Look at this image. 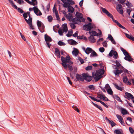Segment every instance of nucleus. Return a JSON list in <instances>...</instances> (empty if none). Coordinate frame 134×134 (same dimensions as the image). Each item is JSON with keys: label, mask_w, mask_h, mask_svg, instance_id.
<instances>
[{"label": "nucleus", "mask_w": 134, "mask_h": 134, "mask_svg": "<svg viewBox=\"0 0 134 134\" xmlns=\"http://www.w3.org/2000/svg\"><path fill=\"white\" fill-rule=\"evenodd\" d=\"M92 66H88L86 68V70H90L92 69Z\"/></svg>", "instance_id": "obj_48"}, {"label": "nucleus", "mask_w": 134, "mask_h": 134, "mask_svg": "<svg viewBox=\"0 0 134 134\" xmlns=\"http://www.w3.org/2000/svg\"><path fill=\"white\" fill-rule=\"evenodd\" d=\"M72 30L71 29L69 30L68 33L66 34V36L68 37L71 36L72 35Z\"/></svg>", "instance_id": "obj_30"}, {"label": "nucleus", "mask_w": 134, "mask_h": 134, "mask_svg": "<svg viewBox=\"0 0 134 134\" xmlns=\"http://www.w3.org/2000/svg\"><path fill=\"white\" fill-rule=\"evenodd\" d=\"M58 43L59 45L60 46H64L65 45V43L62 42L60 41H59Z\"/></svg>", "instance_id": "obj_38"}, {"label": "nucleus", "mask_w": 134, "mask_h": 134, "mask_svg": "<svg viewBox=\"0 0 134 134\" xmlns=\"http://www.w3.org/2000/svg\"><path fill=\"white\" fill-rule=\"evenodd\" d=\"M108 93L109 94L113 95V92L111 88H109L107 90Z\"/></svg>", "instance_id": "obj_37"}, {"label": "nucleus", "mask_w": 134, "mask_h": 134, "mask_svg": "<svg viewBox=\"0 0 134 134\" xmlns=\"http://www.w3.org/2000/svg\"><path fill=\"white\" fill-rule=\"evenodd\" d=\"M114 99H116L118 101H119L121 102H122V101L121 100L120 98L117 95H115L114 96Z\"/></svg>", "instance_id": "obj_36"}, {"label": "nucleus", "mask_w": 134, "mask_h": 134, "mask_svg": "<svg viewBox=\"0 0 134 134\" xmlns=\"http://www.w3.org/2000/svg\"><path fill=\"white\" fill-rule=\"evenodd\" d=\"M72 53L75 56H77L79 53L77 49L74 48L73 50L72 51Z\"/></svg>", "instance_id": "obj_17"}, {"label": "nucleus", "mask_w": 134, "mask_h": 134, "mask_svg": "<svg viewBox=\"0 0 134 134\" xmlns=\"http://www.w3.org/2000/svg\"><path fill=\"white\" fill-rule=\"evenodd\" d=\"M114 85L115 87L119 90L122 91L123 90V88L122 87L119 86L118 85L114 84Z\"/></svg>", "instance_id": "obj_33"}, {"label": "nucleus", "mask_w": 134, "mask_h": 134, "mask_svg": "<svg viewBox=\"0 0 134 134\" xmlns=\"http://www.w3.org/2000/svg\"><path fill=\"white\" fill-rule=\"evenodd\" d=\"M66 65V67L64 68L65 69H66L67 68H68L69 69V70H70L71 71L72 70L73 68L71 66L69 65L68 64H67V65Z\"/></svg>", "instance_id": "obj_34"}, {"label": "nucleus", "mask_w": 134, "mask_h": 134, "mask_svg": "<svg viewBox=\"0 0 134 134\" xmlns=\"http://www.w3.org/2000/svg\"><path fill=\"white\" fill-rule=\"evenodd\" d=\"M8 1L10 3L13 7L16 9H17V6L16 5L14 4L13 1L12 0H8Z\"/></svg>", "instance_id": "obj_24"}, {"label": "nucleus", "mask_w": 134, "mask_h": 134, "mask_svg": "<svg viewBox=\"0 0 134 134\" xmlns=\"http://www.w3.org/2000/svg\"><path fill=\"white\" fill-rule=\"evenodd\" d=\"M83 49L86 53L87 54H89L90 53H91L93 50L90 47H87L86 49H85V48H83Z\"/></svg>", "instance_id": "obj_14"}, {"label": "nucleus", "mask_w": 134, "mask_h": 134, "mask_svg": "<svg viewBox=\"0 0 134 134\" xmlns=\"http://www.w3.org/2000/svg\"><path fill=\"white\" fill-rule=\"evenodd\" d=\"M61 60L62 62V64L64 68L66 67V64L69 63L70 64H72L73 62L70 61V58L69 55L66 56V58H65L63 57H61Z\"/></svg>", "instance_id": "obj_4"}, {"label": "nucleus", "mask_w": 134, "mask_h": 134, "mask_svg": "<svg viewBox=\"0 0 134 134\" xmlns=\"http://www.w3.org/2000/svg\"><path fill=\"white\" fill-rule=\"evenodd\" d=\"M105 89L107 90L108 89H109V88H111L109 85L108 84H107L105 85Z\"/></svg>", "instance_id": "obj_46"}, {"label": "nucleus", "mask_w": 134, "mask_h": 134, "mask_svg": "<svg viewBox=\"0 0 134 134\" xmlns=\"http://www.w3.org/2000/svg\"><path fill=\"white\" fill-rule=\"evenodd\" d=\"M26 21L29 25L30 29L32 30L34 29L32 24V19L30 18L29 20H26Z\"/></svg>", "instance_id": "obj_15"}, {"label": "nucleus", "mask_w": 134, "mask_h": 134, "mask_svg": "<svg viewBox=\"0 0 134 134\" xmlns=\"http://www.w3.org/2000/svg\"><path fill=\"white\" fill-rule=\"evenodd\" d=\"M120 122L121 124L124 126L125 125V124L123 120L122 119V120H120V121H119Z\"/></svg>", "instance_id": "obj_62"}, {"label": "nucleus", "mask_w": 134, "mask_h": 134, "mask_svg": "<svg viewBox=\"0 0 134 134\" xmlns=\"http://www.w3.org/2000/svg\"><path fill=\"white\" fill-rule=\"evenodd\" d=\"M76 18H74V23L78 24L79 23L84 22L85 21V19L83 18L82 14L78 12L76 13Z\"/></svg>", "instance_id": "obj_3"}, {"label": "nucleus", "mask_w": 134, "mask_h": 134, "mask_svg": "<svg viewBox=\"0 0 134 134\" xmlns=\"http://www.w3.org/2000/svg\"><path fill=\"white\" fill-rule=\"evenodd\" d=\"M93 104L96 107L98 108L101 110L102 111L103 110L102 108L99 106L98 105L95 104L93 103V102H92Z\"/></svg>", "instance_id": "obj_39"}, {"label": "nucleus", "mask_w": 134, "mask_h": 134, "mask_svg": "<svg viewBox=\"0 0 134 134\" xmlns=\"http://www.w3.org/2000/svg\"><path fill=\"white\" fill-rule=\"evenodd\" d=\"M78 59L80 61V62L81 63V64H83L84 63L83 60L81 58L79 57L78 58Z\"/></svg>", "instance_id": "obj_55"}, {"label": "nucleus", "mask_w": 134, "mask_h": 134, "mask_svg": "<svg viewBox=\"0 0 134 134\" xmlns=\"http://www.w3.org/2000/svg\"><path fill=\"white\" fill-rule=\"evenodd\" d=\"M129 130L131 133H133L134 132L133 129L131 127L129 128Z\"/></svg>", "instance_id": "obj_56"}, {"label": "nucleus", "mask_w": 134, "mask_h": 134, "mask_svg": "<svg viewBox=\"0 0 134 134\" xmlns=\"http://www.w3.org/2000/svg\"><path fill=\"white\" fill-rule=\"evenodd\" d=\"M68 5L67 7H66V8H68V10L69 12L73 13L74 12V8L70 6L71 5H72L70 3L68 4Z\"/></svg>", "instance_id": "obj_18"}, {"label": "nucleus", "mask_w": 134, "mask_h": 134, "mask_svg": "<svg viewBox=\"0 0 134 134\" xmlns=\"http://www.w3.org/2000/svg\"><path fill=\"white\" fill-rule=\"evenodd\" d=\"M102 12L106 14L109 17L111 18L113 21L115 23H116L117 24L119 23L116 20H114L113 17L112 15L110 14L109 12L105 8H101Z\"/></svg>", "instance_id": "obj_7"}, {"label": "nucleus", "mask_w": 134, "mask_h": 134, "mask_svg": "<svg viewBox=\"0 0 134 134\" xmlns=\"http://www.w3.org/2000/svg\"><path fill=\"white\" fill-rule=\"evenodd\" d=\"M37 24L38 28H39L43 24L42 23L41 21L38 20L37 21Z\"/></svg>", "instance_id": "obj_35"}, {"label": "nucleus", "mask_w": 134, "mask_h": 134, "mask_svg": "<svg viewBox=\"0 0 134 134\" xmlns=\"http://www.w3.org/2000/svg\"><path fill=\"white\" fill-rule=\"evenodd\" d=\"M104 96L102 93H98L97 94L98 98H100V99H102L103 98Z\"/></svg>", "instance_id": "obj_31"}, {"label": "nucleus", "mask_w": 134, "mask_h": 134, "mask_svg": "<svg viewBox=\"0 0 134 134\" xmlns=\"http://www.w3.org/2000/svg\"><path fill=\"white\" fill-rule=\"evenodd\" d=\"M95 28V25L91 23H89L83 26V29L87 31H90L92 29Z\"/></svg>", "instance_id": "obj_6"}, {"label": "nucleus", "mask_w": 134, "mask_h": 134, "mask_svg": "<svg viewBox=\"0 0 134 134\" xmlns=\"http://www.w3.org/2000/svg\"><path fill=\"white\" fill-rule=\"evenodd\" d=\"M116 66L114 69L113 72L116 75H118L122 73L124 70V67L117 61L115 62Z\"/></svg>", "instance_id": "obj_1"}, {"label": "nucleus", "mask_w": 134, "mask_h": 134, "mask_svg": "<svg viewBox=\"0 0 134 134\" xmlns=\"http://www.w3.org/2000/svg\"><path fill=\"white\" fill-rule=\"evenodd\" d=\"M47 19H48V21L49 22H51L52 20L53 17L51 16L50 15L48 16Z\"/></svg>", "instance_id": "obj_40"}, {"label": "nucleus", "mask_w": 134, "mask_h": 134, "mask_svg": "<svg viewBox=\"0 0 134 134\" xmlns=\"http://www.w3.org/2000/svg\"><path fill=\"white\" fill-rule=\"evenodd\" d=\"M89 41L91 42L94 43L96 41V40L93 36H90L89 37Z\"/></svg>", "instance_id": "obj_26"}, {"label": "nucleus", "mask_w": 134, "mask_h": 134, "mask_svg": "<svg viewBox=\"0 0 134 134\" xmlns=\"http://www.w3.org/2000/svg\"><path fill=\"white\" fill-rule=\"evenodd\" d=\"M104 72L103 70L100 69L96 71L95 72L93 73L92 76L96 81H98L102 77Z\"/></svg>", "instance_id": "obj_2"}, {"label": "nucleus", "mask_w": 134, "mask_h": 134, "mask_svg": "<svg viewBox=\"0 0 134 134\" xmlns=\"http://www.w3.org/2000/svg\"><path fill=\"white\" fill-rule=\"evenodd\" d=\"M58 32L60 35L62 36L63 35V31L61 29H60L58 31Z\"/></svg>", "instance_id": "obj_41"}, {"label": "nucleus", "mask_w": 134, "mask_h": 134, "mask_svg": "<svg viewBox=\"0 0 134 134\" xmlns=\"http://www.w3.org/2000/svg\"><path fill=\"white\" fill-rule=\"evenodd\" d=\"M113 55H114L113 57L115 59L117 58L118 57L117 53V52L115 51H114Z\"/></svg>", "instance_id": "obj_45"}, {"label": "nucleus", "mask_w": 134, "mask_h": 134, "mask_svg": "<svg viewBox=\"0 0 134 134\" xmlns=\"http://www.w3.org/2000/svg\"><path fill=\"white\" fill-rule=\"evenodd\" d=\"M53 12L54 13H55V14L57 13H58V11L56 9V8H55L54 7L53 9Z\"/></svg>", "instance_id": "obj_57"}, {"label": "nucleus", "mask_w": 134, "mask_h": 134, "mask_svg": "<svg viewBox=\"0 0 134 134\" xmlns=\"http://www.w3.org/2000/svg\"><path fill=\"white\" fill-rule=\"evenodd\" d=\"M126 36L130 39L132 40V41L133 40V39H134V37H132L131 35H130L127 34H125Z\"/></svg>", "instance_id": "obj_32"}, {"label": "nucleus", "mask_w": 134, "mask_h": 134, "mask_svg": "<svg viewBox=\"0 0 134 134\" xmlns=\"http://www.w3.org/2000/svg\"><path fill=\"white\" fill-rule=\"evenodd\" d=\"M44 38L49 48H50V46L51 45V44L49 43V42L52 41L51 38L46 34L44 35Z\"/></svg>", "instance_id": "obj_10"}, {"label": "nucleus", "mask_w": 134, "mask_h": 134, "mask_svg": "<svg viewBox=\"0 0 134 134\" xmlns=\"http://www.w3.org/2000/svg\"><path fill=\"white\" fill-rule=\"evenodd\" d=\"M108 38L109 40H110L111 41H112V40L114 39L112 36L110 34L108 35Z\"/></svg>", "instance_id": "obj_49"}, {"label": "nucleus", "mask_w": 134, "mask_h": 134, "mask_svg": "<svg viewBox=\"0 0 134 134\" xmlns=\"http://www.w3.org/2000/svg\"><path fill=\"white\" fill-rule=\"evenodd\" d=\"M123 82L126 83L127 81V78L126 76L124 77L123 78Z\"/></svg>", "instance_id": "obj_50"}, {"label": "nucleus", "mask_w": 134, "mask_h": 134, "mask_svg": "<svg viewBox=\"0 0 134 134\" xmlns=\"http://www.w3.org/2000/svg\"><path fill=\"white\" fill-rule=\"evenodd\" d=\"M116 116L119 120V121H120L121 120H122L123 119L122 117L119 115L117 114L116 115Z\"/></svg>", "instance_id": "obj_43"}, {"label": "nucleus", "mask_w": 134, "mask_h": 134, "mask_svg": "<svg viewBox=\"0 0 134 134\" xmlns=\"http://www.w3.org/2000/svg\"><path fill=\"white\" fill-rule=\"evenodd\" d=\"M76 77L78 81L80 80L82 81H84V79L83 77L78 74H76Z\"/></svg>", "instance_id": "obj_19"}, {"label": "nucleus", "mask_w": 134, "mask_h": 134, "mask_svg": "<svg viewBox=\"0 0 134 134\" xmlns=\"http://www.w3.org/2000/svg\"><path fill=\"white\" fill-rule=\"evenodd\" d=\"M67 79L68 81H69V84L70 85H72V83L71 82V81H70L69 78L68 77H67Z\"/></svg>", "instance_id": "obj_61"}, {"label": "nucleus", "mask_w": 134, "mask_h": 134, "mask_svg": "<svg viewBox=\"0 0 134 134\" xmlns=\"http://www.w3.org/2000/svg\"><path fill=\"white\" fill-rule=\"evenodd\" d=\"M88 87L92 90H94V86L92 85H90L88 86Z\"/></svg>", "instance_id": "obj_58"}, {"label": "nucleus", "mask_w": 134, "mask_h": 134, "mask_svg": "<svg viewBox=\"0 0 134 134\" xmlns=\"http://www.w3.org/2000/svg\"><path fill=\"white\" fill-rule=\"evenodd\" d=\"M66 17L70 21H71L74 23V18H73L72 14L69 13H68L66 15Z\"/></svg>", "instance_id": "obj_12"}, {"label": "nucleus", "mask_w": 134, "mask_h": 134, "mask_svg": "<svg viewBox=\"0 0 134 134\" xmlns=\"http://www.w3.org/2000/svg\"><path fill=\"white\" fill-rule=\"evenodd\" d=\"M109 124H110L112 127L115 126V123L111 120L109 122Z\"/></svg>", "instance_id": "obj_47"}, {"label": "nucleus", "mask_w": 134, "mask_h": 134, "mask_svg": "<svg viewBox=\"0 0 134 134\" xmlns=\"http://www.w3.org/2000/svg\"><path fill=\"white\" fill-rule=\"evenodd\" d=\"M122 6L120 4H118L116 6V9L121 14H123V11L122 9Z\"/></svg>", "instance_id": "obj_13"}, {"label": "nucleus", "mask_w": 134, "mask_h": 134, "mask_svg": "<svg viewBox=\"0 0 134 134\" xmlns=\"http://www.w3.org/2000/svg\"><path fill=\"white\" fill-rule=\"evenodd\" d=\"M99 51L101 52H103L105 50V49L103 47H100L99 49Z\"/></svg>", "instance_id": "obj_53"}, {"label": "nucleus", "mask_w": 134, "mask_h": 134, "mask_svg": "<svg viewBox=\"0 0 134 134\" xmlns=\"http://www.w3.org/2000/svg\"><path fill=\"white\" fill-rule=\"evenodd\" d=\"M38 29L42 33L44 31V26L43 24Z\"/></svg>", "instance_id": "obj_29"}, {"label": "nucleus", "mask_w": 134, "mask_h": 134, "mask_svg": "<svg viewBox=\"0 0 134 134\" xmlns=\"http://www.w3.org/2000/svg\"><path fill=\"white\" fill-rule=\"evenodd\" d=\"M33 8L34 13L37 15L40 16L42 15V13L37 7H34Z\"/></svg>", "instance_id": "obj_11"}, {"label": "nucleus", "mask_w": 134, "mask_h": 134, "mask_svg": "<svg viewBox=\"0 0 134 134\" xmlns=\"http://www.w3.org/2000/svg\"><path fill=\"white\" fill-rule=\"evenodd\" d=\"M82 75L84 80H85L87 81H90L92 80L91 76L89 75L87 73L82 74Z\"/></svg>", "instance_id": "obj_9"}, {"label": "nucleus", "mask_w": 134, "mask_h": 134, "mask_svg": "<svg viewBox=\"0 0 134 134\" xmlns=\"http://www.w3.org/2000/svg\"><path fill=\"white\" fill-rule=\"evenodd\" d=\"M121 113L123 115H124L128 114V112L125 109L121 108Z\"/></svg>", "instance_id": "obj_27"}, {"label": "nucleus", "mask_w": 134, "mask_h": 134, "mask_svg": "<svg viewBox=\"0 0 134 134\" xmlns=\"http://www.w3.org/2000/svg\"><path fill=\"white\" fill-rule=\"evenodd\" d=\"M131 9L130 8H129L128 9H127V12L129 15H130V12L131 11Z\"/></svg>", "instance_id": "obj_59"}, {"label": "nucleus", "mask_w": 134, "mask_h": 134, "mask_svg": "<svg viewBox=\"0 0 134 134\" xmlns=\"http://www.w3.org/2000/svg\"><path fill=\"white\" fill-rule=\"evenodd\" d=\"M125 94L126 98L128 99H133L134 98L133 96L130 93L126 92L125 93Z\"/></svg>", "instance_id": "obj_20"}, {"label": "nucleus", "mask_w": 134, "mask_h": 134, "mask_svg": "<svg viewBox=\"0 0 134 134\" xmlns=\"http://www.w3.org/2000/svg\"><path fill=\"white\" fill-rule=\"evenodd\" d=\"M55 54L59 58H60V52L59 50L57 48L55 49Z\"/></svg>", "instance_id": "obj_22"}, {"label": "nucleus", "mask_w": 134, "mask_h": 134, "mask_svg": "<svg viewBox=\"0 0 134 134\" xmlns=\"http://www.w3.org/2000/svg\"><path fill=\"white\" fill-rule=\"evenodd\" d=\"M55 15L57 19L58 20H60V18L59 16L58 13H56V14H55Z\"/></svg>", "instance_id": "obj_63"}, {"label": "nucleus", "mask_w": 134, "mask_h": 134, "mask_svg": "<svg viewBox=\"0 0 134 134\" xmlns=\"http://www.w3.org/2000/svg\"><path fill=\"white\" fill-rule=\"evenodd\" d=\"M78 33V31H76L74 34H73V36L74 37H76L77 36Z\"/></svg>", "instance_id": "obj_64"}, {"label": "nucleus", "mask_w": 134, "mask_h": 134, "mask_svg": "<svg viewBox=\"0 0 134 134\" xmlns=\"http://www.w3.org/2000/svg\"><path fill=\"white\" fill-rule=\"evenodd\" d=\"M64 3L63 6L64 7H67L69 5L68 4L70 3L71 4H74V2L72 0H61Z\"/></svg>", "instance_id": "obj_8"}, {"label": "nucleus", "mask_w": 134, "mask_h": 134, "mask_svg": "<svg viewBox=\"0 0 134 134\" xmlns=\"http://www.w3.org/2000/svg\"><path fill=\"white\" fill-rule=\"evenodd\" d=\"M17 9L18 11L21 13H23L24 12L20 8L17 7V9Z\"/></svg>", "instance_id": "obj_54"}, {"label": "nucleus", "mask_w": 134, "mask_h": 134, "mask_svg": "<svg viewBox=\"0 0 134 134\" xmlns=\"http://www.w3.org/2000/svg\"><path fill=\"white\" fill-rule=\"evenodd\" d=\"M70 25L72 29H74L75 28L76 26L74 24L72 23H71L70 24Z\"/></svg>", "instance_id": "obj_52"}, {"label": "nucleus", "mask_w": 134, "mask_h": 134, "mask_svg": "<svg viewBox=\"0 0 134 134\" xmlns=\"http://www.w3.org/2000/svg\"><path fill=\"white\" fill-rule=\"evenodd\" d=\"M114 52V51L113 50H111L109 54V56L110 57L112 56L113 55Z\"/></svg>", "instance_id": "obj_42"}, {"label": "nucleus", "mask_w": 134, "mask_h": 134, "mask_svg": "<svg viewBox=\"0 0 134 134\" xmlns=\"http://www.w3.org/2000/svg\"><path fill=\"white\" fill-rule=\"evenodd\" d=\"M20 36L22 38L24 41H25L26 40V39L25 37L24 36V35H23L22 34H21V32H20Z\"/></svg>", "instance_id": "obj_60"}, {"label": "nucleus", "mask_w": 134, "mask_h": 134, "mask_svg": "<svg viewBox=\"0 0 134 134\" xmlns=\"http://www.w3.org/2000/svg\"><path fill=\"white\" fill-rule=\"evenodd\" d=\"M121 49L125 56V57L124 58L125 59L129 62L133 61L132 59L131 58L130 56L125 49L122 48H121Z\"/></svg>", "instance_id": "obj_5"}, {"label": "nucleus", "mask_w": 134, "mask_h": 134, "mask_svg": "<svg viewBox=\"0 0 134 134\" xmlns=\"http://www.w3.org/2000/svg\"><path fill=\"white\" fill-rule=\"evenodd\" d=\"M72 108L75 110H76L77 112L79 113V109L76 107V106H72Z\"/></svg>", "instance_id": "obj_51"}, {"label": "nucleus", "mask_w": 134, "mask_h": 134, "mask_svg": "<svg viewBox=\"0 0 134 134\" xmlns=\"http://www.w3.org/2000/svg\"><path fill=\"white\" fill-rule=\"evenodd\" d=\"M121 131H121L119 130H116L114 131V132L115 131L116 134H122Z\"/></svg>", "instance_id": "obj_44"}, {"label": "nucleus", "mask_w": 134, "mask_h": 134, "mask_svg": "<svg viewBox=\"0 0 134 134\" xmlns=\"http://www.w3.org/2000/svg\"><path fill=\"white\" fill-rule=\"evenodd\" d=\"M69 43L71 45H76L77 43L75 41L72 39H70L68 40Z\"/></svg>", "instance_id": "obj_21"}, {"label": "nucleus", "mask_w": 134, "mask_h": 134, "mask_svg": "<svg viewBox=\"0 0 134 134\" xmlns=\"http://www.w3.org/2000/svg\"><path fill=\"white\" fill-rule=\"evenodd\" d=\"M98 56V54L96 52L93 50L91 52L90 56V57H96Z\"/></svg>", "instance_id": "obj_25"}, {"label": "nucleus", "mask_w": 134, "mask_h": 134, "mask_svg": "<svg viewBox=\"0 0 134 134\" xmlns=\"http://www.w3.org/2000/svg\"><path fill=\"white\" fill-rule=\"evenodd\" d=\"M62 29L63 31L65 32H66L68 31V28L67 25L66 24H65L62 26Z\"/></svg>", "instance_id": "obj_23"}, {"label": "nucleus", "mask_w": 134, "mask_h": 134, "mask_svg": "<svg viewBox=\"0 0 134 134\" xmlns=\"http://www.w3.org/2000/svg\"><path fill=\"white\" fill-rule=\"evenodd\" d=\"M23 16L24 17V18L25 20L26 21V20H27L26 19V18H27V16H28L29 17V18L28 19V20H29V19L30 18H31V19H32V18H31L30 17V13L29 12H27L26 13H24L23 14Z\"/></svg>", "instance_id": "obj_16"}, {"label": "nucleus", "mask_w": 134, "mask_h": 134, "mask_svg": "<svg viewBox=\"0 0 134 134\" xmlns=\"http://www.w3.org/2000/svg\"><path fill=\"white\" fill-rule=\"evenodd\" d=\"M89 33L91 35V36H96L97 35V32L94 31H90L89 32Z\"/></svg>", "instance_id": "obj_28"}]
</instances>
